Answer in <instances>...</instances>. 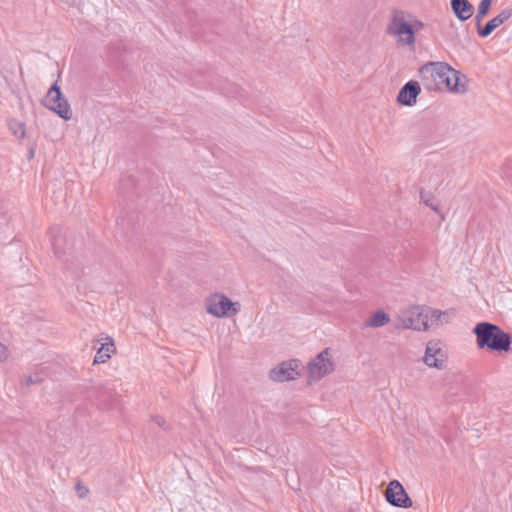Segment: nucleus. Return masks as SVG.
Instances as JSON below:
<instances>
[{
	"label": "nucleus",
	"mask_w": 512,
	"mask_h": 512,
	"mask_svg": "<svg viewBox=\"0 0 512 512\" xmlns=\"http://www.w3.org/2000/svg\"><path fill=\"white\" fill-rule=\"evenodd\" d=\"M472 332L476 336V344L479 349L498 353L511 350L512 335L496 324L486 321L479 322L474 326Z\"/></svg>",
	"instance_id": "1"
},
{
	"label": "nucleus",
	"mask_w": 512,
	"mask_h": 512,
	"mask_svg": "<svg viewBox=\"0 0 512 512\" xmlns=\"http://www.w3.org/2000/svg\"><path fill=\"white\" fill-rule=\"evenodd\" d=\"M455 76V69L444 62H429L419 69V77L425 89H447L450 80Z\"/></svg>",
	"instance_id": "2"
},
{
	"label": "nucleus",
	"mask_w": 512,
	"mask_h": 512,
	"mask_svg": "<svg viewBox=\"0 0 512 512\" xmlns=\"http://www.w3.org/2000/svg\"><path fill=\"white\" fill-rule=\"evenodd\" d=\"M43 105L55 112L59 117L64 120H70L72 118V110L61 92V88L58 82H54L43 99Z\"/></svg>",
	"instance_id": "3"
},
{
	"label": "nucleus",
	"mask_w": 512,
	"mask_h": 512,
	"mask_svg": "<svg viewBox=\"0 0 512 512\" xmlns=\"http://www.w3.org/2000/svg\"><path fill=\"white\" fill-rule=\"evenodd\" d=\"M309 377L318 381L334 370V363L330 357V349L325 348L308 363Z\"/></svg>",
	"instance_id": "4"
},
{
	"label": "nucleus",
	"mask_w": 512,
	"mask_h": 512,
	"mask_svg": "<svg viewBox=\"0 0 512 512\" xmlns=\"http://www.w3.org/2000/svg\"><path fill=\"white\" fill-rule=\"evenodd\" d=\"M206 310L209 314L219 318L229 317L238 313L239 304L237 302H232L225 295L216 294L208 300Z\"/></svg>",
	"instance_id": "5"
},
{
	"label": "nucleus",
	"mask_w": 512,
	"mask_h": 512,
	"mask_svg": "<svg viewBox=\"0 0 512 512\" xmlns=\"http://www.w3.org/2000/svg\"><path fill=\"white\" fill-rule=\"evenodd\" d=\"M387 32L398 37V41L404 45H412L415 42V33L411 24L407 23L402 15H394L388 26Z\"/></svg>",
	"instance_id": "6"
},
{
	"label": "nucleus",
	"mask_w": 512,
	"mask_h": 512,
	"mask_svg": "<svg viewBox=\"0 0 512 512\" xmlns=\"http://www.w3.org/2000/svg\"><path fill=\"white\" fill-rule=\"evenodd\" d=\"M385 498L394 507L409 508L413 504L403 485L398 480L389 482L385 491Z\"/></svg>",
	"instance_id": "7"
},
{
	"label": "nucleus",
	"mask_w": 512,
	"mask_h": 512,
	"mask_svg": "<svg viewBox=\"0 0 512 512\" xmlns=\"http://www.w3.org/2000/svg\"><path fill=\"white\" fill-rule=\"evenodd\" d=\"M300 366L301 362L298 359L283 361L270 371V379L275 382L294 380L300 376Z\"/></svg>",
	"instance_id": "8"
},
{
	"label": "nucleus",
	"mask_w": 512,
	"mask_h": 512,
	"mask_svg": "<svg viewBox=\"0 0 512 512\" xmlns=\"http://www.w3.org/2000/svg\"><path fill=\"white\" fill-rule=\"evenodd\" d=\"M426 306H413L409 309L407 314L402 317V324L404 328L413 330H427L428 316L426 314Z\"/></svg>",
	"instance_id": "9"
},
{
	"label": "nucleus",
	"mask_w": 512,
	"mask_h": 512,
	"mask_svg": "<svg viewBox=\"0 0 512 512\" xmlns=\"http://www.w3.org/2000/svg\"><path fill=\"white\" fill-rule=\"evenodd\" d=\"M420 92V84L417 81L410 80L400 89L397 95V101L402 105L412 106L416 103Z\"/></svg>",
	"instance_id": "10"
},
{
	"label": "nucleus",
	"mask_w": 512,
	"mask_h": 512,
	"mask_svg": "<svg viewBox=\"0 0 512 512\" xmlns=\"http://www.w3.org/2000/svg\"><path fill=\"white\" fill-rule=\"evenodd\" d=\"M438 345L436 342L427 344L423 361L429 367L441 369L445 364V359L437 358V355L443 356V350Z\"/></svg>",
	"instance_id": "11"
},
{
	"label": "nucleus",
	"mask_w": 512,
	"mask_h": 512,
	"mask_svg": "<svg viewBox=\"0 0 512 512\" xmlns=\"http://www.w3.org/2000/svg\"><path fill=\"white\" fill-rule=\"evenodd\" d=\"M450 5L454 15L461 22L469 20L474 14V6L468 0H451Z\"/></svg>",
	"instance_id": "12"
},
{
	"label": "nucleus",
	"mask_w": 512,
	"mask_h": 512,
	"mask_svg": "<svg viewBox=\"0 0 512 512\" xmlns=\"http://www.w3.org/2000/svg\"><path fill=\"white\" fill-rule=\"evenodd\" d=\"M108 342L103 343L97 350L94 357V364L105 363L111 358L112 353L115 351V345L112 338H107Z\"/></svg>",
	"instance_id": "13"
},
{
	"label": "nucleus",
	"mask_w": 512,
	"mask_h": 512,
	"mask_svg": "<svg viewBox=\"0 0 512 512\" xmlns=\"http://www.w3.org/2000/svg\"><path fill=\"white\" fill-rule=\"evenodd\" d=\"M390 321L389 315L383 310L376 311L370 319L366 322V326L369 327H382Z\"/></svg>",
	"instance_id": "14"
},
{
	"label": "nucleus",
	"mask_w": 512,
	"mask_h": 512,
	"mask_svg": "<svg viewBox=\"0 0 512 512\" xmlns=\"http://www.w3.org/2000/svg\"><path fill=\"white\" fill-rule=\"evenodd\" d=\"M424 311H426L428 316V323L430 322L431 325H438L439 323H442V318H445V322H448L447 311H441L431 307H426Z\"/></svg>",
	"instance_id": "15"
},
{
	"label": "nucleus",
	"mask_w": 512,
	"mask_h": 512,
	"mask_svg": "<svg viewBox=\"0 0 512 512\" xmlns=\"http://www.w3.org/2000/svg\"><path fill=\"white\" fill-rule=\"evenodd\" d=\"M54 230H56L55 228H53L51 230V234H52V245H53V248H54V252L55 254L60 258V257H63L67 254V251L65 250L63 244L65 242V238L59 234L60 232V229L57 228V235H54Z\"/></svg>",
	"instance_id": "16"
},
{
	"label": "nucleus",
	"mask_w": 512,
	"mask_h": 512,
	"mask_svg": "<svg viewBox=\"0 0 512 512\" xmlns=\"http://www.w3.org/2000/svg\"><path fill=\"white\" fill-rule=\"evenodd\" d=\"M502 24L498 21L496 17H493L491 20H489L484 26L479 24V26L476 27L477 33L480 37L486 38L488 37L496 28L501 26Z\"/></svg>",
	"instance_id": "17"
},
{
	"label": "nucleus",
	"mask_w": 512,
	"mask_h": 512,
	"mask_svg": "<svg viewBox=\"0 0 512 512\" xmlns=\"http://www.w3.org/2000/svg\"><path fill=\"white\" fill-rule=\"evenodd\" d=\"M492 2H493V0H481L480 1L478 8H477V13L474 18L476 27L482 23L483 19L489 13Z\"/></svg>",
	"instance_id": "18"
},
{
	"label": "nucleus",
	"mask_w": 512,
	"mask_h": 512,
	"mask_svg": "<svg viewBox=\"0 0 512 512\" xmlns=\"http://www.w3.org/2000/svg\"><path fill=\"white\" fill-rule=\"evenodd\" d=\"M139 184L133 175L123 176L120 180L119 190L122 194H128L131 190L138 188Z\"/></svg>",
	"instance_id": "19"
},
{
	"label": "nucleus",
	"mask_w": 512,
	"mask_h": 512,
	"mask_svg": "<svg viewBox=\"0 0 512 512\" xmlns=\"http://www.w3.org/2000/svg\"><path fill=\"white\" fill-rule=\"evenodd\" d=\"M463 76L455 70V76L450 80V85L447 86V90L456 92V93H464L466 92V86L462 82Z\"/></svg>",
	"instance_id": "20"
},
{
	"label": "nucleus",
	"mask_w": 512,
	"mask_h": 512,
	"mask_svg": "<svg viewBox=\"0 0 512 512\" xmlns=\"http://www.w3.org/2000/svg\"><path fill=\"white\" fill-rule=\"evenodd\" d=\"M9 128L12 131V133L18 137V138H24L25 136V125L24 123L17 121V120H11L9 121Z\"/></svg>",
	"instance_id": "21"
},
{
	"label": "nucleus",
	"mask_w": 512,
	"mask_h": 512,
	"mask_svg": "<svg viewBox=\"0 0 512 512\" xmlns=\"http://www.w3.org/2000/svg\"><path fill=\"white\" fill-rule=\"evenodd\" d=\"M420 199L423 203H425L428 207H430L435 212L439 213V206L435 204L432 199V194L430 192L421 189L420 191Z\"/></svg>",
	"instance_id": "22"
},
{
	"label": "nucleus",
	"mask_w": 512,
	"mask_h": 512,
	"mask_svg": "<svg viewBox=\"0 0 512 512\" xmlns=\"http://www.w3.org/2000/svg\"><path fill=\"white\" fill-rule=\"evenodd\" d=\"M42 381L41 373L36 372L33 375L24 376L21 380V385L30 386L32 384L41 383Z\"/></svg>",
	"instance_id": "23"
},
{
	"label": "nucleus",
	"mask_w": 512,
	"mask_h": 512,
	"mask_svg": "<svg viewBox=\"0 0 512 512\" xmlns=\"http://www.w3.org/2000/svg\"><path fill=\"white\" fill-rule=\"evenodd\" d=\"M512 16V8H507L502 10L498 15L495 17L498 19V21L503 24L505 23L510 17Z\"/></svg>",
	"instance_id": "24"
},
{
	"label": "nucleus",
	"mask_w": 512,
	"mask_h": 512,
	"mask_svg": "<svg viewBox=\"0 0 512 512\" xmlns=\"http://www.w3.org/2000/svg\"><path fill=\"white\" fill-rule=\"evenodd\" d=\"M112 394L108 390H104L103 392H100L98 399L101 405H103L105 408H109V404H106V397H111Z\"/></svg>",
	"instance_id": "25"
},
{
	"label": "nucleus",
	"mask_w": 512,
	"mask_h": 512,
	"mask_svg": "<svg viewBox=\"0 0 512 512\" xmlns=\"http://www.w3.org/2000/svg\"><path fill=\"white\" fill-rule=\"evenodd\" d=\"M152 420L160 427L162 428L163 430H168L169 429V426L167 424V422L165 421V419L161 416H154L152 418Z\"/></svg>",
	"instance_id": "26"
},
{
	"label": "nucleus",
	"mask_w": 512,
	"mask_h": 512,
	"mask_svg": "<svg viewBox=\"0 0 512 512\" xmlns=\"http://www.w3.org/2000/svg\"><path fill=\"white\" fill-rule=\"evenodd\" d=\"M8 358V350L5 345L0 343V361H4Z\"/></svg>",
	"instance_id": "27"
},
{
	"label": "nucleus",
	"mask_w": 512,
	"mask_h": 512,
	"mask_svg": "<svg viewBox=\"0 0 512 512\" xmlns=\"http://www.w3.org/2000/svg\"><path fill=\"white\" fill-rule=\"evenodd\" d=\"M77 491L80 498H84L88 493V490L84 487H81L80 484L77 485Z\"/></svg>",
	"instance_id": "28"
},
{
	"label": "nucleus",
	"mask_w": 512,
	"mask_h": 512,
	"mask_svg": "<svg viewBox=\"0 0 512 512\" xmlns=\"http://www.w3.org/2000/svg\"><path fill=\"white\" fill-rule=\"evenodd\" d=\"M437 358H441V356H440V355H437ZM442 358H444V359L446 360V355H445V352H444V351H443V356H442Z\"/></svg>",
	"instance_id": "29"
}]
</instances>
